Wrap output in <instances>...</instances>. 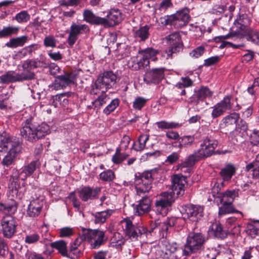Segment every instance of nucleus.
I'll use <instances>...</instances> for the list:
<instances>
[{
    "label": "nucleus",
    "mask_w": 259,
    "mask_h": 259,
    "mask_svg": "<svg viewBox=\"0 0 259 259\" xmlns=\"http://www.w3.org/2000/svg\"><path fill=\"white\" fill-rule=\"evenodd\" d=\"M172 192H164L161 193L155 201L156 211L162 215H166L169 207L174 202V194L182 195L184 193L186 179L181 175H175L171 180Z\"/></svg>",
    "instance_id": "nucleus-1"
},
{
    "label": "nucleus",
    "mask_w": 259,
    "mask_h": 259,
    "mask_svg": "<svg viewBox=\"0 0 259 259\" xmlns=\"http://www.w3.org/2000/svg\"><path fill=\"white\" fill-rule=\"evenodd\" d=\"M158 53V50L152 48L139 51L138 55L136 57L132 58L131 62L128 63L129 66L134 70H147L150 59L153 61H156Z\"/></svg>",
    "instance_id": "nucleus-2"
},
{
    "label": "nucleus",
    "mask_w": 259,
    "mask_h": 259,
    "mask_svg": "<svg viewBox=\"0 0 259 259\" xmlns=\"http://www.w3.org/2000/svg\"><path fill=\"white\" fill-rule=\"evenodd\" d=\"M49 132V126L46 123H42L36 126L31 124L28 120L22 124V127L21 129L22 136L30 142L36 141L48 134Z\"/></svg>",
    "instance_id": "nucleus-3"
},
{
    "label": "nucleus",
    "mask_w": 259,
    "mask_h": 259,
    "mask_svg": "<svg viewBox=\"0 0 259 259\" xmlns=\"http://www.w3.org/2000/svg\"><path fill=\"white\" fill-rule=\"evenodd\" d=\"M119 226L127 239L135 241L141 239L147 232L146 228L140 225H135L129 218L120 222Z\"/></svg>",
    "instance_id": "nucleus-4"
},
{
    "label": "nucleus",
    "mask_w": 259,
    "mask_h": 259,
    "mask_svg": "<svg viewBox=\"0 0 259 259\" xmlns=\"http://www.w3.org/2000/svg\"><path fill=\"white\" fill-rule=\"evenodd\" d=\"M82 240H87L91 249H97L107 240L104 231L99 229H90L81 228Z\"/></svg>",
    "instance_id": "nucleus-5"
},
{
    "label": "nucleus",
    "mask_w": 259,
    "mask_h": 259,
    "mask_svg": "<svg viewBox=\"0 0 259 259\" xmlns=\"http://www.w3.org/2000/svg\"><path fill=\"white\" fill-rule=\"evenodd\" d=\"M206 239L201 233L191 232L189 234L183 250L185 255H189L203 248Z\"/></svg>",
    "instance_id": "nucleus-6"
},
{
    "label": "nucleus",
    "mask_w": 259,
    "mask_h": 259,
    "mask_svg": "<svg viewBox=\"0 0 259 259\" xmlns=\"http://www.w3.org/2000/svg\"><path fill=\"white\" fill-rule=\"evenodd\" d=\"M190 19L189 10L184 8L178 11L175 14L161 18V23L163 25H172L177 27H182L186 25Z\"/></svg>",
    "instance_id": "nucleus-7"
},
{
    "label": "nucleus",
    "mask_w": 259,
    "mask_h": 259,
    "mask_svg": "<svg viewBox=\"0 0 259 259\" xmlns=\"http://www.w3.org/2000/svg\"><path fill=\"white\" fill-rule=\"evenodd\" d=\"M153 180L151 171H146L142 174H136L135 183L137 194L140 195L148 192L152 188Z\"/></svg>",
    "instance_id": "nucleus-8"
},
{
    "label": "nucleus",
    "mask_w": 259,
    "mask_h": 259,
    "mask_svg": "<svg viewBox=\"0 0 259 259\" xmlns=\"http://www.w3.org/2000/svg\"><path fill=\"white\" fill-rule=\"evenodd\" d=\"M221 186L216 183L212 189V195L214 201L219 205V203H233L234 199L239 196L238 189H228L223 193H219L221 190Z\"/></svg>",
    "instance_id": "nucleus-9"
},
{
    "label": "nucleus",
    "mask_w": 259,
    "mask_h": 259,
    "mask_svg": "<svg viewBox=\"0 0 259 259\" xmlns=\"http://www.w3.org/2000/svg\"><path fill=\"white\" fill-rule=\"evenodd\" d=\"M218 142L211 136L204 138L201 141L200 147L197 150L198 157L205 159L212 155L217 147Z\"/></svg>",
    "instance_id": "nucleus-10"
},
{
    "label": "nucleus",
    "mask_w": 259,
    "mask_h": 259,
    "mask_svg": "<svg viewBox=\"0 0 259 259\" xmlns=\"http://www.w3.org/2000/svg\"><path fill=\"white\" fill-rule=\"evenodd\" d=\"M203 211V208L200 206L187 205L182 207L181 212L184 220L197 222L202 217Z\"/></svg>",
    "instance_id": "nucleus-11"
},
{
    "label": "nucleus",
    "mask_w": 259,
    "mask_h": 259,
    "mask_svg": "<svg viewBox=\"0 0 259 259\" xmlns=\"http://www.w3.org/2000/svg\"><path fill=\"white\" fill-rule=\"evenodd\" d=\"M116 76L111 71L105 72L102 76L98 77L95 82L97 89H101L102 92H105L108 89L113 85L116 82Z\"/></svg>",
    "instance_id": "nucleus-12"
},
{
    "label": "nucleus",
    "mask_w": 259,
    "mask_h": 259,
    "mask_svg": "<svg viewBox=\"0 0 259 259\" xmlns=\"http://www.w3.org/2000/svg\"><path fill=\"white\" fill-rule=\"evenodd\" d=\"M34 73L32 71L22 72L20 74L15 73L13 71H8L0 76V80L4 83L10 82L20 81L33 78Z\"/></svg>",
    "instance_id": "nucleus-13"
},
{
    "label": "nucleus",
    "mask_w": 259,
    "mask_h": 259,
    "mask_svg": "<svg viewBox=\"0 0 259 259\" xmlns=\"http://www.w3.org/2000/svg\"><path fill=\"white\" fill-rule=\"evenodd\" d=\"M89 31V27L86 24L72 23L70 28V32L68 37V45L70 46H72L80 35L87 34Z\"/></svg>",
    "instance_id": "nucleus-14"
},
{
    "label": "nucleus",
    "mask_w": 259,
    "mask_h": 259,
    "mask_svg": "<svg viewBox=\"0 0 259 259\" xmlns=\"http://www.w3.org/2000/svg\"><path fill=\"white\" fill-rule=\"evenodd\" d=\"M231 107V97L226 96L222 101L211 108L212 109L211 117L214 119L222 116Z\"/></svg>",
    "instance_id": "nucleus-15"
},
{
    "label": "nucleus",
    "mask_w": 259,
    "mask_h": 259,
    "mask_svg": "<svg viewBox=\"0 0 259 259\" xmlns=\"http://www.w3.org/2000/svg\"><path fill=\"white\" fill-rule=\"evenodd\" d=\"M1 225L3 234L7 238H11L16 231V223L11 215H6L2 219Z\"/></svg>",
    "instance_id": "nucleus-16"
},
{
    "label": "nucleus",
    "mask_w": 259,
    "mask_h": 259,
    "mask_svg": "<svg viewBox=\"0 0 259 259\" xmlns=\"http://www.w3.org/2000/svg\"><path fill=\"white\" fill-rule=\"evenodd\" d=\"M20 146V143L6 132L0 134V152L7 151L12 148Z\"/></svg>",
    "instance_id": "nucleus-17"
},
{
    "label": "nucleus",
    "mask_w": 259,
    "mask_h": 259,
    "mask_svg": "<svg viewBox=\"0 0 259 259\" xmlns=\"http://www.w3.org/2000/svg\"><path fill=\"white\" fill-rule=\"evenodd\" d=\"M74 76L72 73H66L57 77L51 87L55 90L63 89L73 82Z\"/></svg>",
    "instance_id": "nucleus-18"
},
{
    "label": "nucleus",
    "mask_w": 259,
    "mask_h": 259,
    "mask_svg": "<svg viewBox=\"0 0 259 259\" xmlns=\"http://www.w3.org/2000/svg\"><path fill=\"white\" fill-rule=\"evenodd\" d=\"M101 192L100 187L84 186L77 191L79 198L83 201L94 199Z\"/></svg>",
    "instance_id": "nucleus-19"
},
{
    "label": "nucleus",
    "mask_w": 259,
    "mask_h": 259,
    "mask_svg": "<svg viewBox=\"0 0 259 259\" xmlns=\"http://www.w3.org/2000/svg\"><path fill=\"white\" fill-rule=\"evenodd\" d=\"M44 196H40L30 201L27 209V214L31 217L38 216L41 210L44 203Z\"/></svg>",
    "instance_id": "nucleus-20"
},
{
    "label": "nucleus",
    "mask_w": 259,
    "mask_h": 259,
    "mask_svg": "<svg viewBox=\"0 0 259 259\" xmlns=\"http://www.w3.org/2000/svg\"><path fill=\"white\" fill-rule=\"evenodd\" d=\"M168 47L174 49V50L180 51L182 49L183 42L181 35L178 32L171 33L164 38Z\"/></svg>",
    "instance_id": "nucleus-21"
},
{
    "label": "nucleus",
    "mask_w": 259,
    "mask_h": 259,
    "mask_svg": "<svg viewBox=\"0 0 259 259\" xmlns=\"http://www.w3.org/2000/svg\"><path fill=\"white\" fill-rule=\"evenodd\" d=\"M212 95V92L208 88L201 87L194 91V94L191 97V102L197 105L199 101H203L205 98L211 97Z\"/></svg>",
    "instance_id": "nucleus-22"
},
{
    "label": "nucleus",
    "mask_w": 259,
    "mask_h": 259,
    "mask_svg": "<svg viewBox=\"0 0 259 259\" xmlns=\"http://www.w3.org/2000/svg\"><path fill=\"white\" fill-rule=\"evenodd\" d=\"M40 165V163L38 160H35L31 161L30 163L27 165H24L21 169L19 174V177L22 180H25L26 179L30 176L34 171L38 168Z\"/></svg>",
    "instance_id": "nucleus-23"
},
{
    "label": "nucleus",
    "mask_w": 259,
    "mask_h": 259,
    "mask_svg": "<svg viewBox=\"0 0 259 259\" xmlns=\"http://www.w3.org/2000/svg\"><path fill=\"white\" fill-rule=\"evenodd\" d=\"M165 68L163 67L153 68L147 74L146 77L144 78V81L147 83H149L147 78L150 79V82L156 83L162 79L164 77Z\"/></svg>",
    "instance_id": "nucleus-24"
},
{
    "label": "nucleus",
    "mask_w": 259,
    "mask_h": 259,
    "mask_svg": "<svg viewBox=\"0 0 259 259\" xmlns=\"http://www.w3.org/2000/svg\"><path fill=\"white\" fill-rule=\"evenodd\" d=\"M236 171V168L234 165L228 164L223 167L220 172L223 182L221 183V187H224L226 182H229L231 181L233 176H234Z\"/></svg>",
    "instance_id": "nucleus-25"
},
{
    "label": "nucleus",
    "mask_w": 259,
    "mask_h": 259,
    "mask_svg": "<svg viewBox=\"0 0 259 259\" xmlns=\"http://www.w3.org/2000/svg\"><path fill=\"white\" fill-rule=\"evenodd\" d=\"M83 17L84 21L92 24H102L106 25L107 23V21L106 18L98 17L95 15L91 11L89 10L84 11Z\"/></svg>",
    "instance_id": "nucleus-26"
},
{
    "label": "nucleus",
    "mask_w": 259,
    "mask_h": 259,
    "mask_svg": "<svg viewBox=\"0 0 259 259\" xmlns=\"http://www.w3.org/2000/svg\"><path fill=\"white\" fill-rule=\"evenodd\" d=\"M107 23L105 25L114 26L119 23L123 19V14L116 8L111 9L107 16Z\"/></svg>",
    "instance_id": "nucleus-27"
},
{
    "label": "nucleus",
    "mask_w": 259,
    "mask_h": 259,
    "mask_svg": "<svg viewBox=\"0 0 259 259\" xmlns=\"http://www.w3.org/2000/svg\"><path fill=\"white\" fill-rule=\"evenodd\" d=\"M21 146L12 148L9 149L6 155L3 158L2 163L5 166H9L14 161L17 154L20 151Z\"/></svg>",
    "instance_id": "nucleus-28"
},
{
    "label": "nucleus",
    "mask_w": 259,
    "mask_h": 259,
    "mask_svg": "<svg viewBox=\"0 0 259 259\" xmlns=\"http://www.w3.org/2000/svg\"><path fill=\"white\" fill-rule=\"evenodd\" d=\"M240 118V115L236 112L232 113L224 117L221 121V125L223 127H228L236 125Z\"/></svg>",
    "instance_id": "nucleus-29"
},
{
    "label": "nucleus",
    "mask_w": 259,
    "mask_h": 259,
    "mask_svg": "<svg viewBox=\"0 0 259 259\" xmlns=\"http://www.w3.org/2000/svg\"><path fill=\"white\" fill-rule=\"evenodd\" d=\"M150 27L148 25L140 27L139 29H135L133 30V34L134 37L140 39L141 41H145L148 38L149 33Z\"/></svg>",
    "instance_id": "nucleus-30"
},
{
    "label": "nucleus",
    "mask_w": 259,
    "mask_h": 259,
    "mask_svg": "<svg viewBox=\"0 0 259 259\" xmlns=\"http://www.w3.org/2000/svg\"><path fill=\"white\" fill-rule=\"evenodd\" d=\"M150 209V201L147 197H143L137 205L136 213L141 215L148 211Z\"/></svg>",
    "instance_id": "nucleus-31"
},
{
    "label": "nucleus",
    "mask_w": 259,
    "mask_h": 259,
    "mask_svg": "<svg viewBox=\"0 0 259 259\" xmlns=\"http://www.w3.org/2000/svg\"><path fill=\"white\" fill-rule=\"evenodd\" d=\"M27 40L28 37L25 35L12 38L6 44V46L10 48L22 47L27 42Z\"/></svg>",
    "instance_id": "nucleus-32"
},
{
    "label": "nucleus",
    "mask_w": 259,
    "mask_h": 259,
    "mask_svg": "<svg viewBox=\"0 0 259 259\" xmlns=\"http://www.w3.org/2000/svg\"><path fill=\"white\" fill-rule=\"evenodd\" d=\"M245 36L246 39L252 43L259 45V32L251 28H247L245 29Z\"/></svg>",
    "instance_id": "nucleus-33"
},
{
    "label": "nucleus",
    "mask_w": 259,
    "mask_h": 259,
    "mask_svg": "<svg viewBox=\"0 0 259 259\" xmlns=\"http://www.w3.org/2000/svg\"><path fill=\"white\" fill-rule=\"evenodd\" d=\"M42 62L37 59H28L23 62L22 64V67L23 70V72H27L30 71L31 69H35L40 67Z\"/></svg>",
    "instance_id": "nucleus-34"
},
{
    "label": "nucleus",
    "mask_w": 259,
    "mask_h": 259,
    "mask_svg": "<svg viewBox=\"0 0 259 259\" xmlns=\"http://www.w3.org/2000/svg\"><path fill=\"white\" fill-rule=\"evenodd\" d=\"M220 204H222V206L219 207V215L220 216L232 213H240L241 215H243L241 211L236 210L234 208L232 203H219V205Z\"/></svg>",
    "instance_id": "nucleus-35"
},
{
    "label": "nucleus",
    "mask_w": 259,
    "mask_h": 259,
    "mask_svg": "<svg viewBox=\"0 0 259 259\" xmlns=\"http://www.w3.org/2000/svg\"><path fill=\"white\" fill-rule=\"evenodd\" d=\"M155 227L152 225L151 226V230L153 231L154 229L158 230L159 232L162 233V236L164 235V233L166 232L169 227H171L174 225V220L164 222L163 223H160L158 221H155L154 223Z\"/></svg>",
    "instance_id": "nucleus-36"
},
{
    "label": "nucleus",
    "mask_w": 259,
    "mask_h": 259,
    "mask_svg": "<svg viewBox=\"0 0 259 259\" xmlns=\"http://www.w3.org/2000/svg\"><path fill=\"white\" fill-rule=\"evenodd\" d=\"M209 232H212L213 235L219 238H224L227 236V233L223 229L222 226L218 223H213L209 229Z\"/></svg>",
    "instance_id": "nucleus-37"
},
{
    "label": "nucleus",
    "mask_w": 259,
    "mask_h": 259,
    "mask_svg": "<svg viewBox=\"0 0 259 259\" xmlns=\"http://www.w3.org/2000/svg\"><path fill=\"white\" fill-rule=\"evenodd\" d=\"M19 30V27L14 26H8L4 27L0 30V38H5L11 36L12 35H16Z\"/></svg>",
    "instance_id": "nucleus-38"
},
{
    "label": "nucleus",
    "mask_w": 259,
    "mask_h": 259,
    "mask_svg": "<svg viewBox=\"0 0 259 259\" xmlns=\"http://www.w3.org/2000/svg\"><path fill=\"white\" fill-rule=\"evenodd\" d=\"M125 240L119 233H115L111 239L109 246L117 250H121Z\"/></svg>",
    "instance_id": "nucleus-39"
},
{
    "label": "nucleus",
    "mask_w": 259,
    "mask_h": 259,
    "mask_svg": "<svg viewBox=\"0 0 259 259\" xmlns=\"http://www.w3.org/2000/svg\"><path fill=\"white\" fill-rule=\"evenodd\" d=\"M17 209L16 203L14 201L5 203H0V211L4 213H14Z\"/></svg>",
    "instance_id": "nucleus-40"
},
{
    "label": "nucleus",
    "mask_w": 259,
    "mask_h": 259,
    "mask_svg": "<svg viewBox=\"0 0 259 259\" xmlns=\"http://www.w3.org/2000/svg\"><path fill=\"white\" fill-rule=\"evenodd\" d=\"M50 245L52 248L57 249L63 256H67V243L65 241L59 240L51 243Z\"/></svg>",
    "instance_id": "nucleus-41"
},
{
    "label": "nucleus",
    "mask_w": 259,
    "mask_h": 259,
    "mask_svg": "<svg viewBox=\"0 0 259 259\" xmlns=\"http://www.w3.org/2000/svg\"><path fill=\"white\" fill-rule=\"evenodd\" d=\"M84 246L81 243V240L76 239L70 246V251L76 256L79 257L82 254Z\"/></svg>",
    "instance_id": "nucleus-42"
},
{
    "label": "nucleus",
    "mask_w": 259,
    "mask_h": 259,
    "mask_svg": "<svg viewBox=\"0 0 259 259\" xmlns=\"http://www.w3.org/2000/svg\"><path fill=\"white\" fill-rule=\"evenodd\" d=\"M198 153L196 151L193 154L190 155L185 161L181 164L183 167H189L193 166L195 163L200 160L203 159L202 157H199Z\"/></svg>",
    "instance_id": "nucleus-43"
},
{
    "label": "nucleus",
    "mask_w": 259,
    "mask_h": 259,
    "mask_svg": "<svg viewBox=\"0 0 259 259\" xmlns=\"http://www.w3.org/2000/svg\"><path fill=\"white\" fill-rule=\"evenodd\" d=\"M102 93V94L100 95L97 99L92 102V104L94 106V109H99L109 100V98L107 96L105 92Z\"/></svg>",
    "instance_id": "nucleus-44"
},
{
    "label": "nucleus",
    "mask_w": 259,
    "mask_h": 259,
    "mask_svg": "<svg viewBox=\"0 0 259 259\" xmlns=\"http://www.w3.org/2000/svg\"><path fill=\"white\" fill-rule=\"evenodd\" d=\"M111 214V211L110 210L97 212L94 214V222L96 224H102Z\"/></svg>",
    "instance_id": "nucleus-45"
},
{
    "label": "nucleus",
    "mask_w": 259,
    "mask_h": 259,
    "mask_svg": "<svg viewBox=\"0 0 259 259\" xmlns=\"http://www.w3.org/2000/svg\"><path fill=\"white\" fill-rule=\"evenodd\" d=\"M148 139L149 136L146 135H142L140 136L138 138V142H135L133 144V149L137 151H140L143 150Z\"/></svg>",
    "instance_id": "nucleus-46"
},
{
    "label": "nucleus",
    "mask_w": 259,
    "mask_h": 259,
    "mask_svg": "<svg viewBox=\"0 0 259 259\" xmlns=\"http://www.w3.org/2000/svg\"><path fill=\"white\" fill-rule=\"evenodd\" d=\"M173 7L171 0H162L158 8L156 9V13L162 14L169 8Z\"/></svg>",
    "instance_id": "nucleus-47"
},
{
    "label": "nucleus",
    "mask_w": 259,
    "mask_h": 259,
    "mask_svg": "<svg viewBox=\"0 0 259 259\" xmlns=\"http://www.w3.org/2000/svg\"><path fill=\"white\" fill-rule=\"evenodd\" d=\"M245 170L251 174L253 178H259V165L255 164L254 162L247 164L245 167Z\"/></svg>",
    "instance_id": "nucleus-48"
},
{
    "label": "nucleus",
    "mask_w": 259,
    "mask_h": 259,
    "mask_svg": "<svg viewBox=\"0 0 259 259\" xmlns=\"http://www.w3.org/2000/svg\"><path fill=\"white\" fill-rule=\"evenodd\" d=\"M157 127L162 130L176 128L180 126V124L175 122H167L164 120L157 122Z\"/></svg>",
    "instance_id": "nucleus-49"
},
{
    "label": "nucleus",
    "mask_w": 259,
    "mask_h": 259,
    "mask_svg": "<svg viewBox=\"0 0 259 259\" xmlns=\"http://www.w3.org/2000/svg\"><path fill=\"white\" fill-rule=\"evenodd\" d=\"M247 229L251 235H257L259 234V220H252L247 224Z\"/></svg>",
    "instance_id": "nucleus-50"
},
{
    "label": "nucleus",
    "mask_w": 259,
    "mask_h": 259,
    "mask_svg": "<svg viewBox=\"0 0 259 259\" xmlns=\"http://www.w3.org/2000/svg\"><path fill=\"white\" fill-rule=\"evenodd\" d=\"M30 19V16L26 11H22L17 13L13 19L15 20L19 23H25L27 22Z\"/></svg>",
    "instance_id": "nucleus-51"
},
{
    "label": "nucleus",
    "mask_w": 259,
    "mask_h": 259,
    "mask_svg": "<svg viewBox=\"0 0 259 259\" xmlns=\"http://www.w3.org/2000/svg\"><path fill=\"white\" fill-rule=\"evenodd\" d=\"M248 23L249 19L246 15L239 16L234 22L235 25H238L237 27L240 30H244Z\"/></svg>",
    "instance_id": "nucleus-52"
},
{
    "label": "nucleus",
    "mask_w": 259,
    "mask_h": 259,
    "mask_svg": "<svg viewBox=\"0 0 259 259\" xmlns=\"http://www.w3.org/2000/svg\"><path fill=\"white\" fill-rule=\"evenodd\" d=\"M194 141V138L191 136H186L180 137L178 148H182L183 146H187L191 145Z\"/></svg>",
    "instance_id": "nucleus-53"
},
{
    "label": "nucleus",
    "mask_w": 259,
    "mask_h": 259,
    "mask_svg": "<svg viewBox=\"0 0 259 259\" xmlns=\"http://www.w3.org/2000/svg\"><path fill=\"white\" fill-rule=\"evenodd\" d=\"M119 104V101L118 99L112 100L110 104L103 110V113L106 115H109L116 108Z\"/></svg>",
    "instance_id": "nucleus-54"
},
{
    "label": "nucleus",
    "mask_w": 259,
    "mask_h": 259,
    "mask_svg": "<svg viewBox=\"0 0 259 259\" xmlns=\"http://www.w3.org/2000/svg\"><path fill=\"white\" fill-rule=\"evenodd\" d=\"M40 233L41 234L42 240L40 241L41 243H44L46 246L49 243L50 240L47 238V234L49 232V226L47 224H44L39 228Z\"/></svg>",
    "instance_id": "nucleus-55"
},
{
    "label": "nucleus",
    "mask_w": 259,
    "mask_h": 259,
    "mask_svg": "<svg viewBox=\"0 0 259 259\" xmlns=\"http://www.w3.org/2000/svg\"><path fill=\"white\" fill-rule=\"evenodd\" d=\"M127 155L124 153H120V149L117 148L116 150L115 154L112 157V161L114 163L118 164L123 161L126 157Z\"/></svg>",
    "instance_id": "nucleus-56"
},
{
    "label": "nucleus",
    "mask_w": 259,
    "mask_h": 259,
    "mask_svg": "<svg viewBox=\"0 0 259 259\" xmlns=\"http://www.w3.org/2000/svg\"><path fill=\"white\" fill-rule=\"evenodd\" d=\"M99 176L101 180L106 182L112 181L115 177L114 172L110 169L101 172Z\"/></svg>",
    "instance_id": "nucleus-57"
},
{
    "label": "nucleus",
    "mask_w": 259,
    "mask_h": 259,
    "mask_svg": "<svg viewBox=\"0 0 259 259\" xmlns=\"http://www.w3.org/2000/svg\"><path fill=\"white\" fill-rule=\"evenodd\" d=\"M193 81L189 77H182L181 80L177 83L176 87L180 89L188 88L191 87Z\"/></svg>",
    "instance_id": "nucleus-58"
},
{
    "label": "nucleus",
    "mask_w": 259,
    "mask_h": 259,
    "mask_svg": "<svg viewBox=\"0 0 259 259\" xmlns=\"http://www.w3.org/2000/svg\"><path fill=\"white\" fill-rule=\"evenodd\" d=\"M40 239L39 235L36 233L27 235L25 237V242L27 244H33L37 242Z\"/></svg>",
    "instance_id": "nucleus-59"
},
{
    "label": "nucleus",
    "mask_w": 259,
    "mask_h": 259,
    "mask_svg": "<svg viewBox=\"0 0 259 259\" xmlns=\"http://www.w3.org/2000/svg\"><path fill=\"white\" fill-rule=\"evenodd\" d=\"M179 52L177 50H174V49L168 47V49L164 51L161 53V57L164 59H172L173 55Z\"/></svg>",
    "instance_id": "nucleus-60"
},
{
    "label": "nucleus",
    "mask_w": 259,
    "mask_h": 259,
    "mask_svg": "<svg viewBox=\"0 0 259 259\" xmlns=\"http://www.w3.org/2000/svg\"><path fill=\"white\" fill-rule=\"evenodd\" d=\"M205 51L204 47L203 46H199L196 49L193 50L190 53V56L194 58H198L201 56Z\"/></svg>",
    "instance_id": "nucleus-61"
},
{
    "label": "nucleus",
    "mask_w": 259,
    "mask_h": 259,
    "mask_svg": "<svg viewBox=\"0 0 259 259\" xmlns=\"http://www.w3.org/2000/svg\"><path fill=\"white\" fill-rule=\"evenodd\" d=\"M146 100L141 97L136 98L133 102V107L137 110H141L145 105Z\"/></svg>",
    "instance_id": "nucleus-62"
},
{
    "label": "nucleus",
    "mask_w": 259,
    "mask_h": 259,
    "mask_svg": "<svg viewBox=\"0 0 259 259\" xmlns=\"http://www.w3.org/2000/svg\"><path fill=\"white\" fill-rule=\"evenodd\" d=\"M73 231L70 227H64L60 229L59 234L61 237H68L72 235Z\"/></svg>",
    "instance_id": "nucleus-63"
},
{
    "label": "nucleus",
    "mask_w": 259,
    "mask_h": 259,
    "mask_svg": "<svg viewBox=\"0 0 259 259\" xmlns=\"http://www.w3.org/2000/svg\"><path fill=\"white\" fill-rule=\"evenodd\" d=\"M250 142L254 146H259V131L254 130L250 135Z\"/></svg>",
    "instance_id": "nucleus-64"
}]
</instances>
